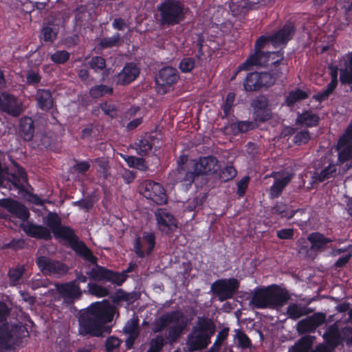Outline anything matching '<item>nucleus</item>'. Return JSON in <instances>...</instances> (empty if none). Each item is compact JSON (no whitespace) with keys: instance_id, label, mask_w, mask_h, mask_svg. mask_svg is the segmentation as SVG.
<instances>
[{"instance_id":"nucleus-1","label":"nucleus","mask_w":352,"mask_h":352,"mask_svg":"<svg viewBox=\"0 0 352 352\" xmlns=\"http://www.w3.org/2000/svg\"><path fill=\"white\" fill-rule=\"evenodd\" d=\"M113 308L107 303L94 302L82 309L78 317L79 334L82 336L101 337L109 333L111 327L107 326L113 318Z\"/></svg>"},{"instance_id":"nucleus-2","label":"nucleus","mask_w":352,"mask_h":352,"mask_svg":"<svg viewBox=\"0 0 352 352\" xmlns=\"http://www.w3.org/2000/svg\"><path fill=\"white\" fill-rule=\"evenodd\" d=\"M170 324L173 325L168 328L165 337L158 334L151 339L146 352H160L166 344L175 343L186 329L188 321L182 311H171L159 317L153 331L155 333L162 332Z\"/></svg>"},{"instance_id":"nucleus-3","label":"nucleus","mask_w":352,"mask_h":352,"mask_svg":"<svg viewBox=\"0 0 352 352\" xmlns=\"http://www.w3.org/2000/svg\"><path fill=\"white\" fill-rule=\"evenodd\" d=\"M289 291L276 284L256 287L250 299L255 309H275L283 307L290 300Z\"/></svg>"},{"instance_id":"nucleus-4","label":"nucleus","mask_w":352,"mask_h":352,"mask_svg":"<svg viewBox=\"0 0 352 352\" xmlns=\"http://www.w3.org/2000/svg\"><path fill=\"white\" fill-rule=\"evenodd\" d=\"M73 250L79 257L88 262L85 265V274L89 279L99 282H109L115 285L116 283L120 282L116 271L98 265L97 256L85 242H80Z\"/></svg>"},{"instance_id":"nucleus-5","label":"nucleus","mask_w":352,"mask_h":352,"mask_svg":"<svg viewBox=\"0 0 352 352\" xmlns=\"http://www.w3.org/2000/svg\"><path fill=\"white\" fill-rule=\"evenodd\" d=\"M216 331L213 320L206 316H199L190 332L187 336L186 346L188 351H201L211 343Z\"/></svg>"},{"instance_id":"nucleus-6","label":"nucleus","mask_w":352,"mask_h":352,"mask_svg":"<svg viewBox=\"0 0 352 352\" xmlns=\"http://www.w3.org/2000/svg\"><path fill=\"white\" fill-rule=\"evenodd\" d=\"M185 5L179 0H163L157 6L159 23L164 27L180 24L186 17Z\"/></svg>"},{"instance_id":"nucleus-7","label":"nucleus","mask_w":352,"mask_h":352,"mask_svg":"<svg viewBox=\"0 0 352 352\" xmlns=\"http://www.w3.org/2000/svg\"><path fill=\"white\" fill-rule=\"evenodd\" d=\"M46 224L54 236L67 241L72 250L78 245L82 241L78 239L74 229L61 225V219L56 212H49L46 217Z\"/></svg>"},{"instance_id":"nucleus-8","label":"nucleus","mask_w":352,"mask_h":352,"mask_svg":"<svg viewBox=\"0 0 352 352\" xmlns=\"http://www.w3.org/2000/svg\"><path fill=\"white\" fill-rule=\"evenodd\" d=\"M272 43L271 35H261L255 41L254 50L246 60L241 63V69H248L249 66H264L266 65V56L268 51L263 50Z\"/></svg>"},{"instance_id":"nucleus-9","label":"nucleus","mask_w":352,"mask_h":352,"mask_svg":"<svg viewBox=\"0 0 352 352\" xmlns=\"http://www.w3.org/2000/svg\"><path fill=\"white\" fill-rule=\"evenodd\" d=\"M140 193L147 199L153 201L157 205H162L167 201V195L164 187L157 182L146 179L139 186Z\"/></svg>"},{"instance_id":"nucleus-10","label":"nucleus","mask_w":352,"mask_h":352,"mask_svg":"<svg viewBox=\"0 0 352 352\" xmlns=\"http://www.w3.org/2000/svg\"><path fill=\"white\" fill-rule=\"evenodd\" d=\"M240 283L235 278H221L214 281L211 285V290L215 294L220 301L233 298L238 292Z\"/></svg>"},{"instance_id":"nucleus-11","label":"nucleus","mask_w":352,"mask_h":352,"mask_svg":"<svg viewBox=\"0 0 352 352\" xmlns=\"http://www.w3.org/2000/svg\"><path fill=\"white\" fill-rule=\"evenodd\" d=\"M179 78L177 69L173 67H164L160 69L155 78L157 92L162 95L166 94Z\"/></svg>"},{"instance_id":"nucleus-12","label":"nucleus","mask_w":352,"mask_h":352,"mask_svg":"<svg viewBox=\"0 0 352 352\" xmlns=\"http://www.w3.org/2000/svg\"><path fill=\"white\" fill-rule=\"evenodd\" d=\"M271 77L264 72H251L247 74L243 82V89L246 92H254L263 88L272 87Z\"/></svg>"},{"instance_id":"nucleus-13","label":"nucleus","mask_w":352,"mask_h":352,"mask_svg":"<svg viewBox=\"0 0 352 352\" xmlns=\"http://www.w3.org/2000/svg\"><path fill=\"white\" fill-rule=\"evenodd\" d=\"M338 161L344 163L352 160V120L343 134L339 138L337 144Z\"/></svg>"},{"instance_id":"nucleus-14","label":"nucleus","mask_w":352,"mask_h":352,"mask_svg":"<svg viewBox=\"0 0 352 352\" xmlns=\"http://www.w3.org/2000/svg\"><path fill=\"white\" fill-rule=\"evenodd\" d=\"M36 263L42 273L46 275L60 276L66 274L68 270L65 264L46 256H38Z\"/></svg>"},{"instance_id":"nucleus-15","label":"nucleus","mask_w":352,"mask_h":352,"mask_svg":"<svg viewBox=\"0 0 352 352\" xmlns=\"http://www.w3.org/2000/svg\"><path fill=\"white\" fill-rule=\"evenodd\" d=\"M155 235L151 232H143L142 239L137 237L133 243V250L139 258L150 255L155 246Z\"/></svg>"},{"instance_id":"nucleus-16","label":"nucleus","mask_w":352,"mask_h":352,"mask_svg":"<svg viewBox=\"0 0 352 352\" xmlns=\"http://www.w3.org/2000/svg\"><path fill=\"white\" fill-rule=\"evenodd\" d=\"M155 218L158 229L166 235L173 233L177 228L176 218L166 208L157 209Z\"/></svg>"},{"instance_id":"nucleus-17","label":"nucleus","mask_w":352,"mask_h":352,"mask_svg":"<svg viewBox=\"0 0 352 352\" xmlns=\"http://www.w3.org/2000/svg\"><path fill=\"white\" fill-rule=\"evenodd\" d=\"M251 106L253 108V117L255 121L265 122L272 118V111L268 98L261 95L254 98Z\"/></svg>"},{"instance_id":"nucleus-18","label":"nucleus","mask_w":352,"mask_h":352,"mask_svg":"<svg viewBox=\"0 0 352 352\" xmlns=\"http://www.w3.org/2000/svg\"><path fill=\"white\" fill-rule=\"evenodd\" d=\"M0 206L6 209L12 217L23 221H28L30 217L28 208L17 200L11 198L1 199Z\"/></svg>"},{"instance_id":"nucleus-19","label":"nucleus","mask_w":352,"mask_h":352,"mask_svg":"<svg viewBox=\"0 0 352 352\" xmlns=\"http://www.w3.org/2000/svg\"><path fill=\"white\" fill-rule=\"evenodd\" d=\"M194 168L200 175H212L219 170L220 165L216 157L208 155L199 157L194 163Z\"/></svg>"},{"instance_id":"nucleus-20","label":"nucleus","mask_w":352,"mask_h":352,"mask_svg":"<svg viewBox=\"0 0 352 352\" xmlns=\"http://www.w3.org/2000/svg\"><path fill=\"white\" fill-rule=\"evenodd\" d=\"M0 109L13 117H18L23 112L21 102L14 96L6 93L0 96Z\"/></svg>"},{"instance_id":"nucleus-21","label":"nucleus","mask_w":352,"mask_h":352,"mask_svg":"<svg viewBox=\"0 0 352 352\" xmlns=\"http://www.w3.org/2000/svg\"><path fill=\"white\" fill-rule=\"evenodd\" d=\"M326 322V315L322 312H317L312 316L300 320L297 324L299 333H314L316 329Z\"/></svg>"},{"instance_id":"nucleus-22","label":"nucleus","mask_w":352,"mask_h":352,"mask_svg":"<svg viewBox=\"0 0 352 352\" xmlns=\"http://www.w3.org/2000/svg\"><path fill=\"white\" fill-rule=\"evenodd\" d=\"M140 73V68L136 63H126L116 76V84L118 85H129L136 80Z\"/></svg>"},{"instance_id":"nucleus-23","label":"nucleus","mask_w":352,"mask_h":352,"mask_svg":"<svg viewBox=\"0 0 352 352\" xmlns=\"http://www.w3.org/2000/svg\"><path fill=\"white\" fill-rule=\"evenodd\" d=\"M278 60H274L269 64V70L264 72L271 77L270 85L273 86L276 82L283 76H286L289 73V67L287 61L283 62V55L279 53Z\"/></svg>"},{"instance_id":"nucleus-24","label":"nucleus","mask_w":352,"mask_h":352,"mask_svg":"<svg viewBox=\"0 0 352 352\" xmlns=\"http://www.w3.org/2000/svg\"><path fill=\"white\" fill-rule=\"evenodd\" d=\"M60 30L59 23L54 19H48L42 26L40 40L45 43H53L58 38Z\"/></svg>"},{"instance_id":"nucleus-25","label":"nucleus","mask_w":352,"mask_h":352,"mask_svg":"<svg viewBox=\"0 0 352 352\" xmlns=\"http://www.w3.org/2000/svg\"><path fill=\"white\" fill-rule=\"evenodd\" d=\"M295 32L294 25L292 23H286L282 28L271 34L272 44L274 46L279 45L285 46L292 39Z\"/></svg>"},{"instance_id":"nucleus-26","label":"nucleus","mask_w":352,"mask_h":352,"mask_svg":"<svg viewBox=\"0 0 352 352\" xmlns=\"http://www.w3.org/2000/svg\"><path fill=\"white\" fill-rule=\"evenodd\" d=\"M24 232L30 237L50 240L52 238L50 230L42 225H38L33 222L28 221L23 226Z\"/></svg>"},{"instance_id":"nucleus-27","label":"nucleus","mask_w":352,"mask_h":352,"mask_svg":"<svg viewBox=\"0 0 352 352\" xmlns=\"http://www.w3.org/2000/svg\"><path fill=\"white\" fill-rule=\"evenodd\" d=\"M36 107L44 111H49L54 106L52 92L49 89H38L36 91Z\"/></svg>"},{"instance_id":"nucleus-28","label":"nucleus","mask_w":352,"mask_h":352,"mask_svg":"<svg viewBox=\"0 0 352 352\" xmlns=\"http://www.w3.org/2000/svg\"><path fill=\"white\" fill-rule=\"evenodd\" d=\"M58 293L64 298L74 299L81 296V291L76 281L56 284Z\"/></svg>"},{"instance_id":"nucleus-29","label":"nucleus","mask_w":352,"mask_h":352,"mask_svg":"<svg viewBox=\"0 0 352 352\" xmlns=\"http://www.w3.org/2000/svg\"><path fill=\"white\" fill-rule=\"evenodd\" d=\"M325 343L336 349L343 340L337 323L329 325L322 336Z\"/></svg>"},{"instance_id":"nucleus-30","label":"nucleus","mask_w":352,"mask_h":352,"mask_svg":"<svg viewBox=\"0 0 352 352\" xmlns=\"http://www.w3.org/2000/svg\"><path fill=\"white\" fill-rule=\"evenodd\" d=\"M308 241L311 243L310 250L314 252L323 251L328 243H331L333 240L324 236L320 232H311L307 236Z\"/></svg>"},{"instance_id":"nucleus-31","label":"nucleus","mask_w":352,"mask_h":352,"mask_svg":"<svg viewBox=\"0 0 352 352\" xmlns=\"http://www.w3.org/2000/svg\"><path fill=\"white\" fill-rule=\"evenodd\" d=\"M34 124L30 117H23L20 119L19 133L23 140L29 142L32 140L34 134Z\"/></svg>"},{"instance_id":"nucleus-32","label":"nucleus","mask_w":352,"mask_h":352,"mask_svg":"<svg viewBox=\"0 0 352 352\" xmlns=\"http://www.w3.org/2000/svg\"><path fill=\"white\" fill-rule=\"evenodd\" d=\"M320 117L311 110L304 111L301 113H298L296 124L305 126L307 127H314L319 124Z\"/></svg>"},{"instance_id":"nucleus-33","label":"nucleus","mask_w":352,"mask_h":352,"mask_svg":"<svg viewBox=\"0 0 352 352\" xmlns=\"http://www.w3.org/2000/svg\"><path fill=\"white\" fill-rule=\"evenodd\" d=\"M154 135L152 134L145 135L135 142V148L138 155L144 156L147 155L153 148L154 145Z\"/></svg>"},{"instance_id":"nucleus-34","label":"nucleus","mask_w":352,"mask_h":352,"mask_svg":"<svg viewBox=\"0 0 352 352\" xmlns=\"http://www.w3.org/2000/svg\"><path fill=\"white\" fill-rule=\"evenodd\" d=\"M337 172V166L330 162L320 172H314L312 175L313 183H321L331 177H334Z\"/></svg>"},{"instance_id":"nucleus-35","label":"nucleus","mask_w":352,"mask_h":352,"mask_svg":"<svg viewBox=\"0 0 352 352\" xmlns=\"http://www.w3.org/2000/svg\"><path fill=\"white\" fill-rule=\"evenodd\" d=\"M297 210L290 209V207L283 201H277L271 208V213L278 216L280 218L292 219Z\"/></svg>"},{"instance_id":"nucleus-36","label":"nucleus","mask_w":352,"mask_h":352,"mask_svg":"<svg viewBox=\"0 0 352 352\" xmlns=\"http://www.w3.org/2000/svg\"><path fill=\"white\" fill-rule=\"evenodd\" d=\"M13 338V328L8 322L0 325V351L8 349Z\"/></svg>"},{"instance_id":"nucleus-37","label":"nucleus","mask_w":352,"mask_h":352,"mask_svg":"<svg viewBox=\"0 0 352 352\" xmlns=\"http://www.w3.org/2000/svg\"><path fill=\"white\" fill-rule=\"evenodd\" d=\"M292 179V175H287L282 178L275 179L270 187V195L272 198L278 197L283 189L287 186Z\"/></svg>"},{"instance_id":"nucleus-38","label":"nucleus","mask_w":352,"mask_h":352,"mask_svg":"<svg viewBox=\"0 0 352 352\" xmlns=\"http://www.w3.org/2000/svg\"><path fill=\"white\" fill-rule=\"evenodd\" d=\"M311 312L309 308L297 303H292L287 307V315L289 318L297 320Z\"/></svg>"},{"instance_id":"nucleus-39","label":"nucleus","mask_w":352,"mask_h":352,"mask_svg":"<svg viewBox=\"0 0 352 352\" xmlns=\"http://www.w3.org/2000/svg\"><path fill=\"white\" fill-rule=\"evenodd\" d=\"M308 97L309 94L307 91L297 88L289 92L285 99V103L287 107H292L297 102L304 100Z\"/></svg>"},{"instance_id":"nucleus-40","label":"nucleus","mask_w":352,"mask_h":352,"mask_svg":"<svg viewBox=\"0 0 352 352\" xmlns=\"http://www.w3.org/2000/svg\"><path fill=\"white\" fill-rule=\"evenodd\" d=\"M232 133L234 135L244 133L249 131L253 130L256 127V124L250 121H238L232 122L230 125Z\"/></svg>"},{"instance_id":"nucleus-41","label":"nucleus","mask_w":352,"mask_h":352,"mask_svg":"<svg viewBox=\"0 0 352 352\" xmlns=\"http://www.w3.org/2000/svg\"><path fill=\"white\" fill-rule=\"evenodd\" d=\"M113 89L106 85H98L92 87L89 91V96L94 99L100 98L105 95H112Z\"/></svg>"},{"instance_id":"nucleus-42","label":"nucleus","mask_w":352,"mask_h":352,"mask_svg":"<svg viewBox=\"0 0 352 352\" xmlns=\"http://www.w3.org/2000/svg\"><path fill=\"white\" fill-rule=\"evenodd\" d=\"M122 157L130 168H135L143 171L148 168L144 158L126 155H122Z\"/></svg>"},{"instance_id":"nucleus-43","label":"nucleus","mask_w":352,"mask_h":352,"mask_svg":"<svg viewBox=\"0 0 352 352\" xmlns=\"http://www.w3.org/2000/svg\"><path fill=\"white\" fill-rule=\"evenodd\" d=\"M230 329L223 327L217 335L216 339L210 348L206 352H219L223 342L228 338Z\"/></svg>"},{"instance_id":"nucleus-44","label":"nucleus","mask_w":352,"mask_h":352,"mask_svg":"<svg viewBox=\"0 0 352 352\" xmlns=\"http://www.w3.org/2000/svg\"><path fill=\"white\" fill-rule=\"evenodd\" d=\"M25 271V268L23 265H17L11 267L8 273L10 284L12 285L18 284Z\"/></svg>"},{"instance_id":"nucleus-45","label":"nucleus","mask_w":352,"mask_h":352,"mask_svg":"<svg viewBox=\"0 0 352 352\" xmlns=\"http://www.w3.org/2000/svg\"><path fill=\"white\" fill-rule=\"evenodd\" d=\"M311 347L312 340L310 338L305 336L289 349V352H309Z\"/></svg>"},{"instance_id":"nucleus-46","label":"nucleus","mask_w":352,"mask_h":352,"mask_svg":"<svg viewBox=\"0 0 352 352\" xmlns=\"http://www.w3.org/2000/svg\"><path fill=\"white\" fill-rule=\"evenodd\" d=\"M87 287L89 294L98 298L106 297L110 294L108 288L95 283H89Z\"/></svg>"},{"instance_id":"nucleus-47","label":"nucleus","mask_w":352,"mask_h":352,"mask_svg":"<svg viewBox=\"0 0 352 352\" xmlns=\"http://www.w3.org/2000/svg\"><path fill=\"white\" fill-rule=\"evenodd\" d=\"M120 40V34L119 33L114 34L111 37H104L100 39L98 46L101 49H107L116 46Z\"/></svg>"},{"instance_id":"nucleus-48","label":"nucleus","mask_w":352,"mask_h":352,"mask_svg":"<svg viewBox=\"0 0 352 352\" xmlns=\"http://www.w3.org/2000/svg\"><path fill=\"white\" fill-rule=\"evenodd\" d=\"M219 177L221 182H228L236 177L237 171L232 165H227L223 169H219Z\"/></svg>"},{"instance_id":"nucleus-49","label":"nucleus","mask_w":352,"mask_h":352,"mask_svg":"<svg viewBox=\"0 0 352 352\" xmlns=\"http://www.w3.org/2000/svg\"><path fill=\"white\" fill-rule=\"evenodd\" d=\"M88 65L90 69L98 72L106 69V60L102 56H95L88 62Z\"/></svg>"},{"instance_id":"nucleus-50","label":"nucleus","mask_w":352,"mask_h":352,"mask_svg":"<svg viewBox=\"0 0 352 352\" xmlns=\"http://www.w3.org/2000/svg\"><path fill=\"white\" fill-rule=\"evenodd\" d=\"M235 331L238 346L243 349H249L252 346V342L249 337L243 330L236 329Z\"/></svg>"},{"instance_id":"nucleus-51","label":"nucleus","mask_w":352,"mask_h":352,"mask_svg":"<svg viewBox=\"0 0 352 352\" xmlns=\"http://www.w3.org/2000/svg\"><path fill=\"white\" fill-rule=\"evenodd\" d=\"M311 139V135L308 130H301L296 132L293 138V142L297 146H301L306 144L309 142Z\"/></svg>"},{"instance_id":"nucleus-52","label":"nucleus","mask_w":352,"mask_h":352,"mask_svg":"<svg viewBox=\"0 0 352 352\" xmlns=\"http://www.w3.org/2000/svg\"><path fill=\"white\" fill-rule=\"evenodd\" d=\"M70 57V54L66 50H57L52 54L50 58L56 64L61 65L65 63Z\"/></svg>"},{"instance_id":"nucleus-53","label":"nucleus","mask_w":352,"mask_h":352,"mask_svg":"<svg viewBox=\"0 0 352 352\" xmlns=\"http://www.w3.org/2000/svg\"><path fill=\"white\" fill-rule=\"evenodd\" d=\"M195 58L194 57H185L183 58L179 64V69L182 73H189L195 67Z\"/></svg>"},{"instance_id":"nucleus-54","label":"nucleus","mask_w":352,"mask_h":352,"mask_svg":"<svg viewBox=\"0 0 352 352\" xmlns=\"http://www.w3.org/2000/svg\"><path fill=\"white\" fill-rule=\"evenodd\" d=\"M139 320L138 318H133L127 321L124 327L123 331L128 335H139Z\"/></svg>"},{"instance_id":"nucleus-55","label":"nucleus","mask_w":352,"mask_h":352,"mask_svg":"<svg viewBox=\"0 0 352 352\" xmlns=\"http://www.w3.org/2000/svg\"><path fill=\"white\" fill-rule=\"evenodd\" d=\"M100 107L104 113L111 119L118 116V107L115 104L104 102L100 104Z\"/></svg>"},{"instance_id":"nucleus-56","label":"nucleus","mask_w":352,"mask_h":352,"mask_svg":"<svg viewBox=\"0 0 352 352\" xmlns=\"http://www.w3.org/2000/svg\"><path fill=\"white\" fill-rule=\"evenodd\" d=\"M137 267H138V265L136 263H130L129 264V266L127 267V268L125 270H124L121 272H116V274H117V275H118V278L120 281V282L116 283V285L121 286L126 280V279L128 278L127 274L133 272Z\"/></svg>"},{"instance_id":"nucleus-57","label":"nucleus","mask_w":352,"mask_h":352,"mask_svg":"<svg viewBox=\"0 0 352 352\" xmlns=\"http://www.w3.org/2000/svg\"><path fill=\"white\" fill-rule=\"evenodd\" d=\"M41 80V76L38 71L30 69L26 74V84L28 85H37Z\"/></svg>"},{"instance_id":"nucleus-58","label":"nucleus","mask_w":352,"mask_h":352,"mask_svg":"<svg viewBox=\"0 0 352 352\" xmlns=\"http://www.w3.org/2000/svg\"><path fill=\"white\" fill-rule=\"evenodd\" d=\"M335 89L336 88L327 85L324 90L314 94L313 96V98L317 102H322L328 99L329 96L333 94Z\"/></svg>"},{"instance_id":"nucleus-59","label":"nucleus","mask_w":352,"mask_h":352,"mask_svg":"<svg viewBox=\"0 0 352 352\" xmlns=\"http://www.w3.org/2000/svg\"><path fill=\"white\" fill-rule=\"evenodd\" d=\"M340 82L342 85L352 84V70L345 67L340 69Z\"/></svg>"},{"instance_id":"nucleus-60","label":"nucleus","mask_w":352,"mask_h":352,"mask_svg":"<svg viewBox=\"0 0 352 352\" xmlns=\"http://www.w3.org/2000/svg\"><path fill=\"white\" fill-rule=\"evenodd\" d=\"M122 343V340L116 336H110L105 341V350L107 352H113Z\"/></svg>"},{"instance_id":"nucleus-61","label":"nucleus","mask_w":352,"mask_h":352,"mask_svg":"<svg viewBox=\"0 0 352 352\" xmlns=\"http://www.w3.org/2000/svg\"><path fill=\"white\" fill-rule=\"evenodd\" d=\"M250 177L246 175L243 177L237 183V191L236 194L239 197H242L245 195V192L248 189L249 182H250Z\"/></svg>"},{"instance_id":"nucleus-62","label":"nucleus","mask_w":352,"mask_h":352,"mask_svg":"<svg viewBox=\"0 0 352 352\" xmlns=\"http://www.w3.org/2000/svg\"><path fill=\"white\" fill-rule=\"evenodd\" d=\"M178 178L181 179L182 181L188 184H191L196 177L199 176L200 175L197 173V171L195 170V168H193V170H187L185 168V170L183 172L182 174H178Z\"/></svg>"},{"instance_id":"nucleus-63","label":"nucleus","mask_w":352,"mask_h":352,"mask_svg":"<svg viewBox=\"0 0 352 352\" xmlns=\"http://www.w3.org/2000/svg\"><path fill=\"white\" fill-rule=\"evenodd\" d=\"M25 247V241L22 239H13L10 242L4 243L3 249H12L15 251L22 250Z\"/></svg>"},{"instance_id":"nucleus-64","label":"nucleus","mask_w":352,"mask_h":352,"mask_svg":"<svg viewBox=\"0 0 352 352\" xmlns=\"http://www.w3.org/2000/svg\"><path fill=\"white\" fill-rule=\"evenodd\" d=\"M276 236L281 240H292L294 236V228H283L276 231Z\"/></svg>"}]
</instances>
